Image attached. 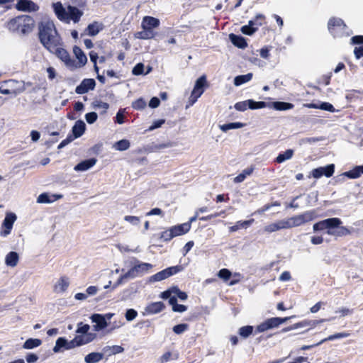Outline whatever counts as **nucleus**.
Listing matches in <instances>:
<instances>
[{
	"instance_id": "obj_1",
	"label": "nucleus",
	"mask_w": 363,
	"mask_h": 363,
	"mask_svg": "<svg viewBox=\"0 0 363 363\" xmlns=\"http://www.w3.org/2000/svg\"><path fill=\"white\" fill-rule=\"evenodd\" d=\"M40 42L48 51L55 46L63 45L62 38L58 33L55 23L50 20H43L38 24Z\"/></svg>"
},
{
	"instance_id": "obj_2",
	"label": "nucleus",
	"mask_w": 363,
	"mask_h": 363,
	"mask_svg": "<svg viewBox=\"0 0 363 363\" xmlns=\"http://www.w3.org/2000/svg\"><path fill=\"white\" fill-rule=\"evenodd\" d=\"M342 221L339 218H330L315 223L313 229L314 231L327 230V234L335 237H343L352 233L345 226L341 225Z\"/></svg>"
},
{
	"instance_id": "obj_3",
	"label": "nucleus",
	"mask_w": 363,
	"mask_h": 363,
	"mask_svg": "<svg viewBox=\"0 0 363 363\" xmlns=\"http://www.w3.org/2000/svg\"><path fill=\"white\" fill-rule=\"evenodd\" d=\"M52 8L57 19L66 23L71 21L74 23H78L83 16V11L77 7L69 5L66 10L60 1L52 3Z\"/></svg>"
},
{
	"instance_id": "obj_4",
	"label": "nucleus",
	"mask_w": 363,
	"mask_h": 363,
	"mask_svg": "<svg viewBox=\"0 0 363 363\" xmlns=\"http://www.w3.org/2000/svg\"><path fill=\"white\" fill-rule=\"evenodd\" d=\"M6 27L11 32L28 34L34 28V20L30 16L21 15L7 21Z\"/></svg>"
},
{
	"instance_id": "obj_5",
	"label": "nucleus",
	"mask_w": 363,
	"mask_h": 363,
	"mask_svg": "<svg viewBox=\"0 0 363 363\" xmlns=\"http://www.w3.org/2000/svg\"><path fill=\"white\" fill-rule=\"evenodd\" d=\"M208 87V84L207 82L206 76L203 74L199 77L195 82L194 89L191 91V95L189 98L186 108L193 106Z\"/></svg>"
},
{
	"instance_id": "obj_6",
	"label": "nucleus",
	"mask_w": 363,
	"mask_h": 363,
	"mask_svg": "<svg viewBox=\"0 0 363 363\" xmlns=\"http://www.w3.org/2000/svg\"><path fill=\"white\" fill-rule=\"evenodd\" d=\"M314 218V213L313 211H306L302 214L296 215L286 220H283L285 229L294 227H298L303 223L311 221Z\"/></svg>"
},
{
	"instance_id": "obj_7",
	"label": "nucleus",
	"mask_w": 363,
	"mask_h": 363,
	"mask_svg": "<svg viewBox=\"0 0 363 363\" xmlns=\"http://www.w3.org/2000/svg\"><path fill=\"white\" fill-rule=\"evenodd\" d=\"M25 90V86L20 82L15 79H9L4 82L0 86V93L2 94H11L16 96Z\"/></svg>"
},
{
	"instance_id": "obj_8",
	"label": "nucleus",
	"mask_w": 363,
	"mask_h": 363,
	"mask_svg": "<svg viewBox=\"0 0 363 363\" xmlns=\"http://www.w3.org/2000/svg\"><path fill=\"white\" fill-rule=\"evenodd\" d=\"M294 316L289 317H273L265 320L264 322L258 325L255 328L256 333H263L270 329L279 327L281 324L286 323Z\"/></svg>"
},
{
	"instance_id": "obj_9",
	"label": "nucleus",
	"mask_w": 363,
	"mask_h": 363,
	"mask_svg": "<svg viewBox=\"0 0 363 363\" xmlns=\"http://www.w3.org/2000/svg\"><path fill=\"white\" fill-rule=\"evenodd\" d=\"M50 52L55 54L65 65L70 69L75 65V61L71 58L69 52L62 48V45H57L52 50H49Z\"/></svg>"
},
{
	"instance_id": "obj_10",
	"label": "nucleus",
	"mask_w": 363,
	"mask_h": 363,
	"mask_svg": "<svg viewBox=\"0 0 363 363\" xmlns=\"http://www.w3.org/2000/svg\"><path fill=\"white\" fill-rule=\"evenodd\" d=\"M16 219L17 216L14 213H6L1 226L0 235L1 237H6L11 233L13 225Z\"/></svg>"
},
{
	"instance_id": "obj_11",
	"label": "nucleus",
	"mask_w": 363,
	"mask_h": 363,
	"mask_svg": "<svg viewBox=\"0 0 363 363\" xmlns=\"http://www.w3.org/2000/svg\"><path fill=\"white\" fill-rule=\"evenodd\" d=\"M152 268L149 263H140L130 269L125 274L121 276L120 280L128 278H134L143 272H147Z\"/></svg>"
},
{
	"instance_id": "obj_12",
	"label": "nucleus",
	"mask_w": 363,
	"mask_h": 363,
	"mask_svg": "<svg viewBox=\"0 0 363 363\" xmlns=\"http://www.w3.org/2000/svg\"><path fill=\"white\" fill-rule=\"evenodd\" d=\"M335 172V164H330L325 167H320L315 169H313L310 174L308 176V178L311 177L315 179H319L323 176L326 177H330L333 175Z\"/></svg>"
},
{
	"instance_id": "obj_13",
	"label": "nucleus",
	"mask_w": 363,
	"mask_h": 363,
	"mask_svg": "<svg viewBox=\"0 0 363 363\" xmlns=\"http://www.w3.org/2000/svg\"><path fill=\"white\" fill-rule=\"evenodd\" d=\"M346 27L344 21L341 18L333 17L329 19L328 23V28L329 32L333 37L339 36V32Z\"/></svg>"
},
{
	"instance_id": "obj_14",
	"label": "nucleus",
	"mask_w": 363,
	"mask_h": 363,
	"mask_svg": "<svg viewBox=\"0 0 363 363\" xmlns=\"http://www.w3.org/2000/svg\"><path fill=\"white\" fill-rule=\"evenodd\" d=\"M15 8L23 12H36L39 10V6L32 0H17Z\"/></svg>"
},
{
	"instance_id": "obj_15",
	"label": "nucleus",
	"mask_w": 363,
	"mask_h": 363,
	"mask_svg": "<svg viewBox=\"0 0 363 363\" xmlns=\"http://www.w3.org/2000/svg\"><path fill=\"white\" fill-rule=\"evenodd\" d=\"M77 347V345H76L74 337L72 340L67 341L65 337H60L56 340L55 345L52 350L55 353H57L62 351V348L68 350Z\"/></svg>"
},
{
	"instance_id": "obj_16",
	"label": "nucleus",
	"mask_w": 363,
	"mask_h": 363,
	"mask_svg": "<svg viewBox=\"0 0 363 363\" xmlns=\"http://www.w3.org/2000/svg\"><path fill=\"white\" fill-rule=\"evenodd\" d=\"M96 82L94 79H84L82 81L79 85L75 89V92L77 94H84L87 93L89 90L94 89Z\"/></svg>"
},
{
	"instance_id": "obj_17",
	"label": "nucleus",
	"mask_w": 363,
	"mask_h": 363,
	"mask_svg": "<svg viewBox=\"0 0 363 363\" xmlns=\"http://www.w3.org/2000/svg\"><path fill=\"white\" fill-rule=\"evenodd\" d=\"M165 308V305L162 301L152 302L147 304L143 312V315H154L162 312Z\"/></svg>"
},
{
	"instance_id": "obj_18",
	"label": "nucleus",
	"mask_w": 363,
	"mask_h": 363,
	"mask_svg": "<svg viewBox=\"0 0 363 363\" xmlns=\"http://www.w3.org/2000/svg\"><path fill=\"white\" fill-rule=\"evenodd\" d=\"M73 53L78 61L77 62H75L76 66L70 67V69H73L84 67L87 62V57L82 50L79 47L74 45L73 47Z\"/></svg>"
},
{
	"instance_id": "obj_19",
	"label": "nucleus",
	"mask_w": 363,
	"mask_h": 363,
	"mask_svg": "<svg viewBox=\"0 0 363 363\" xmlns=\"http://www.w3.org/2000/svg\"><path fill=\"white\" fill-rule=\"evenodd\" d=\"M160 26V21L158 18L152 16H145L143 18L141 27L143 30L152 31L153 28H157Z\"/></svg>"
},
{
	"instance_id": "obj_20",
	"label": "nucleus",
	"mask_w": 363,
	"mask_h": 363,
	"mask_svg": "<svg viewBox=\"0 0 363 363\" xmlns=\"http://www.w3.org/2000/svg\"><path fill=\"white\" fill-rule=\"evenodd\" d=\"M169 228L172 231L173 237L174 238L187 233L191 229V225L189 223H184L172 226Z\"/></svg>"
},
{
	"instance_id": "obj_21",
	"label": "nucleus",
	"mask_w": 363,
	"mask_h": 363,
	"mask_svg": "<svg viewBox=\"0 0 363 363\" xmlns=\"http://www.w3.org/2000/svg\"><path fill=\"white\" fill-rule=\"evenodd\" d=\"M91 319L93 323H96V325H94V330L96 331L104 329L108 325L105 316L101 314H93L91 316Z\"/></svg>"
},
{
	"instance_id": "obj_22",
	"label": "nucleus",
	"mask_w": 363,
	"mask_h": 363,
	"mask_svg": "<svg viewBox=\"0 0 363 363\" xmlns=\"http://www.w3.org/2000/svg\"><path fill=\"white\" fill-rule=\"evenodd\" d=\"M96 337V333H89L86 335H77L74 337L77 347L88 344L92 342Z\"/></svg>"
},
{
	"instance_id": "obj_23",
	"label": "nucleus",
	"mask_w": 363,
	"mask_h": 363,
	"mask_svg": "<svg viewBox=\"0 0 363 363\" xmlns=\"http://www.w3.org/2000/svg\"><path fill=\"white\" fill-rule=\"evenodd\" d=\"M85 130H86V125H85L84 122L82 120L77 121L72 129V138L76 139V138L81 137L84 134Z\"/></svg>"
},
{
	"instance_id": "obj_24",
	"label": "nucleus",
	"mask_w": 363,
	"mask_h": 363,
	"mask_svg": "<svg viewBox=\"0 0 363 363\" xmlns=\"http://www.w3.org/2000/svg\"><path fill=\"white\" fill-rule=\"evenodd\" d=\"M96 161L97 160L95 158H90L88 160H83L78 163L77 165H75L74 169L77 172L86 171L89 169L91 168L96 163Z\"/></svg>"
},
{
	"instance_id": "obj_25",
	"label": "nucleus",
	"mask_w": 363,
	"mask_h": 363,
	"mask_svg": "<svg viewBox=\"0 0 363 363\" xmlns=\"http://www.w3.org/2000/svg\"><path fill=\"white\" fill-rule=\"evenodd\" d=\"M229 38L232 43L238 48L244 49L247 46L245 38L241 35L231 33L229 35Z\"/></svg>"
},
{
	"instance_id": "obj_26",
	"label": "nucleus",
	"mask_w": 363,
	"mask_h": 363,
	"mask_svg": "<svg viewBox=\"0 0 363 363\" xmlns=\"http://www.w3.org/2000/svg\"><path fill=\"white\" fill-rule=\"evenodd\" d=\"M62 198V195L52 194L49 195L47 193L40 194L37 199V202L40 203H49Z\"/></svg>"
},
{
	"instance_id": "obj_27",
	"label": "nucleus",
	"mask_w": 363,
	"mask_h": 363,
	"mask_svg": "<svg viewBox=\"0 0 363 363\" xmlns=\"http://www.w3.org/2000/svg\"><path fill=\"white\" fill-rule=\"evenodd\" d=\"M363 174V165L356 166L352 169L344 172L342 176L349 179H357Z\"/></svg>"
},
{
	"instance_id": "obj_28",
	"label": "nucleus",
	"mask_w": 363,
	"mask_h": 363,
	"mask_svg": "<svg viewBox=\"0 0 363 363\" xmlns=\"http://www.w3.org/2000/svg\"><path fill=\"white\" fill-rule=\"evenodd\" d=\"M269 107H272L277 111H286L292 109L294 105L291 103L284 101H274L268 105Z\"/></svg>"
},
{
	"instance_id": "obj_29",
	"label": "nucleus",
	"mask_w": 363,
	"mask_h": 363,
	"mask_svg": "<svg viewBox=\"0 0 363 363\" xmlns=\"http://www.w3.org/2000/svg\"><path fill=\"white\" fill-rule=\"evenodd\" d=\"M19 260L18 254L16 252H9L5 257V263L7 266L14 267L18 264Z\"/></svg>"
},
{
	"instance_id": "obj_30",
	"label": "nucleus",
	"mask_w": 363,
	"mask_h": 363,
	"mask_svg": "<svg viewBox=\"0 0 363 363\" xmlns=\"http://www.w3.org/2000/svg\"><path fill=\"white\" fill-rule=\"evenodd\" d=\"M284 220H280L277 223H270L264 228V231L267 233H273L281 229H285L284 225L283 224Z\"/></svg>"
},
{
	"instance_id": "obj_31",
	"label": "nucleus",
	"mask_w": 363,
	"mask_h": 363,
	"mask_svg": "<svg viewBox=\"0 0 363 363\" xmlns=\"http://www.w3.org/2000/svg\"><path fill=\"white\" fill-rule=\"evenodd\" d=\"M104 358V354L101 352H91L85 356L86 363H97Z\"/></svg>"
},
{
	"instance_id": "obj_32",
	"label": "nucleus",
	"mask_w": 363,
	"mask_h": 363,
	"mask_svg": "<svg viewBox=\"0 0 363 363\" xmlns=\"http://www.w3.org/2000/svg\"><path fill=\"white\" fill-rule=\"evenodd\" d=\"M254 222V219L252 218L247 220H239L234 225L229 228L230 232H235L240 228H246L250 226Z\"/></svg>"
},
{
	"instance_id": "obj_33",
	"label": "nucleus",
	"mask_w": 363,
	"mask_h": 363,
	"mask_svg": "<svg viewBox=\"0 0 363 363\" xmlns=\"http://www.w3.org/2000/svg\"><path fill=\"white\" fill-rule=\"evenodd\" d=\"M294 155V150L288 149L285 152H281L275 159V162L280 164L284 161L291 159Z\"/></svg>"
},
{
	"instance_id": "obj_34",
	"label": "nucleus",
	"mask_w": 363,
	"mask_h": 363,
	"mask_svg": "<svg viewBox=\"0 0 363 363\" xmlns=\"http://www.w3.org/2000/svg\"><path fill=\"white\" fill-rule=\"evenodd\" d=\"M42 344V340L38 338H29L23 343V347L24 349L30 350L40 346Z\"/></svg>"
},
{
	"instance_id": "obj_35",
	"label": "nucleus",
	"mask_w": 363,
	"mask_h": 363,
	"mask_svg": "<svg viewBox=\"0 0 363 363\" xmlns=\"http://www.w3.org/2000/svg\"><path fill=\"white\" fill-rule=\"evenodd\" d=\"M303 327H309L310 328L309 320H303L298 323H294L290 326L284 328L282 329L281 332L286 333V332H288V331H290L292 330H295V329H297L299 328H303Z\"/></svg>"
},
{
	"instance_id": "obj_36",
	"label": "nucleus",
	"mask_w": 363,
	"mask_h": 363,
	"mask_svg": "<svg viewBox=\"0 0 363 363\" xmlns=\"http://www.w3.org/2000/svg\"><path fill=\"white\" fill-rule=\"evenodd\" d=\"M252 73H247V74L238 75L235 77L234 84L235 86L242 85L249 81H250L252 78Z\"/></svg>"
},
{
	"instance_id": "obj_37",
	"label": "nucleus",
	"mask_w": 363,
	"mask_h": 363,
	"mask_svg": "<svg viewBox=\"0 0 363 363\" xmlns=\"http://www.w3.org/2000/svg\"><path fill=\"white\" fill-rule=\"evenodd\" d=\"M349 335H350V333H345V332L337 333L328 336V337H325V338L323 339L322 340H320V342L316 343L315 345H320L322 343H323V342H325L326 341H328V340H335V339L347 337Z\"/></svg>"
},
{
	"instance_id": "obj_38",
	"label": "nucleus",
	"mask_w": 363,
	"mask_h": 363,
	"mask_svg": "<svg viewBox=\"0 0 363 363\" xmlns=\"http://www.w3.org/2000/svg\"><path fill=\"white\" fill-rule=\"evenodd\" d=\"M254 328L252 325H245L240 327L238 330V334L242 338L249 337L253 333Z\"/></svg>"
},
{
	"instance_id": "obj_39",
	"label": "nucleus",
	"mask_w": 363,
	"mask_h": 363,
	"mask_svg": "<svg viewBox=\"0 0 363 363\" xmlns=\"http://www.w3.org/2000/svg\"><path fill=\"white\" fill-rule=\"evenodd\" d=\"M92 106L96 110L101 111V113H106L109 108V104L101 100H95L92 103Z\"/></svg>"
},
{
	"instance_id": "obj_40",
	"label": "nucleus",
	"mask_w": 363,
	"mask_h": 363,
	"mask_svg": "<svg viewBox=\"0 0 363 363\" xmlns=\"http://www.w3.org/2000/svg\"><path fill=\"white\" fill-rule=\"evenodd\" d=\"M68 286V281L64 277H61L57 283L55 285V290L57 292H64L67 290Z\"/></svg>"
},
{
	"instance_id": "obj_41",
	"label": "nucleus",
	"mask_w": 363,
	"mask_h": 363,
	"mask_svg": "<svg viewBox=\"0 0 363 363\" xmlns=\"http://www.w3.org/2000/svg\"><path fill=\"white\" fill-rule=\"evenodd\" d=\"M247 101L248 108L252 110L263 108L269 105L264 101H255L252 99H248Z\"/></svg>"
},
{
	"instance_id": "obj_42",
	"label": "nucleus",
	"mask_w": 363,
	"mask_h": 363,
	"mask_svg": "<svg viewBox=\"0 0 363 363\" xmlns=\"http://www.w3.org/2000/svg\"><path fill=\"white\" fill-rule=\"evenodd\" d=\"M257 30V27L253 26L252 21H249L247 25L243 26L241 28V31L243 34L252 35Z\"/></svg>"
},
{
	"instance_id": "obj_43",
	"label": "nucleus",
	"mask_w": 363,
	"mask_h": 363,
	"mask_svg": "<svg viewBox=\"0 0 363 363\" xmlns=\"http://www.w3.org/2000/svg\"><path fill=\"white\" fill-rule=\"evenodd\" d=\"M130 144L129 140H128L126 139H123L119 141H117L114 144L113 147L117 150L125 151L130 147Z\"/></svg>"
},
{
	"instance_id": "obj_44",
	"label": "nucleus",
	"mask_w": 363,
	"mask_h": 363,
	"mask_svg": "<svg viewBox=\"0 0 363 363\" xmlns=\"http://www.w3.org/2000/svg\"><path fill=\"white\" fill-rule=\"evenodd\" d=\"M244 126V124L240 122L225 123L220 126L222 131L226 132L231 129L240 128Z\"/></svg>"
},
{
	"instance_id": "obj_45",
	"label": "nucleus",
	"mask_w": 363,
	"mask_h": 363,
	"mask_svg": "<svg viewBox=\"0 0 363 363\" xmlns=\"http://www.w3.org/2000/svg\"><path fill=\"white\" fill-rule=\"evenodd\" d=\"M135 37L138 39H151L154 38V33L152 31H150L147 30H143L142 31H138L135 33Z\"/></svg>"
},
{
	"instance_id": "obj_46",
	"label": "nucleus",
	"mask_w": 363,
	"mask_h": 363,
	"mask_svg": "<svg viewBox=\"0 0 363 363\" xmlns=\"http://www.w3.org/2000/svg\"><path fill=\"white\" fill-rule=\"evenodd\" d=\"M147 106L145 100L140 97L132 103V108L135 110H143Z\"/></svg>"
},
{
	"instance_id": "obj_47",
	"label": "nucleus",
	"mask_w": 363,
	"mask_h": 363,
	"mask_svg": "<svg viewBox=\"0 0 363 363\" xmlns=\"http://www.w3.org/2000/svg\"><path fill=\"white\" fill-rule=\"evenodd\" d=\"M101 30V28L99 27L97 22H94L91 23L87 27V31L89 35L94 36L97 35L99 31Z\"/></svg>"
},
{
	"instance_id": "obj_48",
	"label": "nucleus",
	"mask_w": 363,
	"mask_h": 363,
	"mask_svg": "<svg viewBox=\"0 0 363 363\" xmlns=\"http://www.w3.org/2000/svg\"><path fill=\"white\" fill-rule=\"evenodd\" d=\"M218 276L225 281H227L232 277V273L229 269L223 268L218 272Z\"/></svg>"
},
{
	"instance_id": "obj_49",
	"label": "nucleus",
	"mask_w": 363,
	"mask_h": 363,
	"mask_svg": "<svg viewBox=\"0 0 363 363\" xmlns=\"http://www.w3.org/2000/svg\"><path fill=\"white\" fill-rule=\"evenodd\" d=\"M265 16L263 14L259 13L257 14L253 20H251L250 21H252L253 26L255 27H259L262 26L264 23Z\"/></svg>"
},
{
	"instance_id": "obj_50",
	"label": "nucleus",
	"mask_w": 363,
	"mask_h": 363,
	"mask_svg": "<svg viewBox=\"0 0 363 363\" xmlns=\"http://www.w3.org/2000/svg\"><path fill=\"white\" fill-rule=\"evenodd\" d=\"M90 326L88 324H84L82 322H80L78 323V327L76 330L77 333H80L82 335H86L89 334Z\"/></svg>"
},
{
	"instance_id": "obj_51",
	"label": "nucleus",
	"mask_w": 363,
	"mask_h": 363,
	"mask_svg": "<svg viewBox=\"0 0 363 363\" xmlns=\"http://www.w3.org/2000/svg\"><path fill=\"white\" fill-rule=\"evenodd\" d=\"M189 328V325L186 323H181L176 325L173 327V332L177 335L182 334Z\"/></svg>"
},
{
	"instance_id": "obj_52",
	"label": "nucleus",
	"mask_w": 363,
	"mask_h": 363,
	"mask_svg": "<svg viewBox=\"0 0 363 363\" xmlns=\"http://www.w3.org/2000/svg\"><path fill=\"white\" fill-rule=\"evenodd\" d=\"M160 238L164 242L170 241L172 238H174L170 228H169L164 231H162L160 233Z\"/></svg>"
},
{
	"instance_id": "obj_53",
	"label": "nucleus",
	"mask_w": 363,
	"mask_h": 363,
	"mask_svg": "<svg viewBox=\"0 0 363 363\" xmlns=\"http://www.w3.org/2000/svg\"><path fill=\"white\" fill-rule=\"evenodd\" d=\"M138 315V312L133 308L128 309L125 312V317L128 321L134 320Z\"/></svg>"
},
{
	"instance_id": "obj_54",
	"label": "nucleus",
	"mask_w": 363,
	"mask_h": 363,
	"mask_svg": "<svg viewBox=\"0 0 363 363\" xmlns=\"http://www.w3.org/2000/svg\"><path fill=\"white\" fill-rule=\"evenodd\" d=\"M235 108L239 111H245L248 108L247 100L238 102L234 106Z\"/></svg>"
},
{
	"instance_id": "obj_55",
	"label": "nucleus",
	"mask_w": 363,
	"mask_h": 363,
	"mask_svg": "<svg viewBox=\"0 0 363 363\" xmlns=\"http://www.w3.org/2000/svg\"><path fill=\"white\" fill-rule=\"evenodd\" d=\"M333 318H322L319 320H309L310 323V329L315 328L317 325H320V323H323L326 321H330L333 320Z\"/></svg>"
},
{
	"instance_id": "obj_56",
	"label": "nucleus",
	"mask_w": 363,
	"mask_h": 363,
	"mask_svg": "<svg viewBox=\"0 0 363 363\" xmlns=\"http://www.w3.org/2000/svg\"><path fill=\"white\" fill-rule=\"evenodd\" d=\"M318 108L324 110V111H328L332 112V113L335 111V108L333 106V104H331L328 102H322L319 105Z\"/></svg>"
},
{
	"instance_id": "obj_57",
	"label": "nucleus",
	"mask_w": 363,
	"mask_h": 363,
	"mask_svg": "<svg viewBox=\"0 0 363 363\" xmlns=\"http://www.w3.org/2000/svg\"><path fill=\"white\" fill-rule=\"evenodd\" d=\"M144 65L141 62L138 63L133 69V74L134 75H140L144 73Z\"/></svg>"
},
{
	"instance_id": "obj_58",
	"label": "nucleus",
	"mask_w": 363,
	"mask_h": 363,
	"mask_svg": "<svg viewBox=\"0 0 363 363\" xmlns=\"http://www.w3.org/2000/svg\"><path fill=\"white\" fill-rule=\"evenodd\" d=\"M98 116L95 112L87 113L85 115L86 121L88 123L92 124L97 120Z\"/></svg>"
},
{
	"instance_id": "obj_59",
	"label": "nucleus",
	"mask_w": 363,
	"mask_h": 363,
	"mask_svg": "<svg viewBox=\"0 0 363 363\" xmlns=\"http://www.w3.org/2000/svg\"><path fill=\"white\" fill-rule=\"evenodd\" d=\"M168 277L166 269L162 270L153 276L155 281H162Z\"/></svg>"
},
{
	"instance_id": "obj_60",
	"label": "nucleus",
	"mask_w": 363,
	"mask_h": 363,
	"mask_svg": "<svg viewBox=\"0 0 363 363\" xmlns=\"http://www.w3.org/2000/svg\"><path fill=\"white\" fill-rule=\"evenodd\" d=\"M124 220L127 222H129L133 225H137L140 223V218L138 216H125L124 217Z\"/></svg>"
},
{
	"instance_id": "obj_61",
	"label": "nucleus",
	"mask_w": 363,
	"mask_h": 363,
	"mask_svg": "<svg viewBox=\"0 0 363 363\" xmlns=\"http://www.w3.org/2000/svg\"><path fill=\"white\" fill-rule=\"evenodd\" d=\"M14 0H0V6L6 10L11 9Z\"/></svg>"
},
{
	"instance_id": "obj_62",
	"label": "nucleus",
	"mask_w": 363,
	"mask_h": 363,
	"mask_svg": "<svg viewBox=\"0 0 363 363\" xmlns=\"http://www.w3.org/2000/svg\"><path fill=\"white\" fill-rule=\"evenodd\" d=\"M167 273V276L169 277L177 273H178L181 269V266H174V267H170L167 269H165Z\"/></svg>"
},
{
	"instance_id": "obj_63",
	"label": "nucleus",
	"mask_w": 363,
	"mask_h": 363,
	"mask_svg": "<svg viewBox=\"0 0 363 363\" xmlns=\"http://www.w3.org/2000/svg\"><path fill=\"white\" fill-rule=\"evenodd\" d=\"M172 352L170 351H167L164 353L159 359V363H166L170 360L172 357Z\"/></svg>"
},
{
	"instance_id": "obj_64",
	"label": "nucleus",
	"mask_w": 363,
	"mask_h": 363,
	"mask_svg": "<svg viewBox=\"0 0 363 363\" xmlns=\"http://www.w3.org/2000/svg\"><path fill=\"white\" fill-rule=\"evenodd\" d=\"M352 45H363V35H355L350 39Z\"/></svg>"
}]
</instances>
